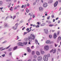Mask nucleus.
Masks as SVG:
<instances>
[{"instance_id":"obj_1","label":"nucleus","mask_w":61,"mask_h":61,"mask_svg":"<svg viewBox=\"0 0 61 61\" xmlns=\"http://www.w3.org/2000/svg\"><path fill=\"white\" fill-rule=\"evenodd\" d=\"M43 60L44 61H47L48 60V56L46 55H45L44 56L43 58Z\"/></svg>"},{"instance_id":"obj_2","label":"nucleus","mask_w":61,"mask_h":61,"mask_svg":"<svg viewBox=\"0 0 61 61\" xmlns=\"http://www.w3.org/2000/svg\"><path fill=\"white\" fill-rule=\"evenodd\" d=\"M44 50L46 51H47L49 49V46L48 45L45 46L44 48Z\"/></svg>"},{"instance_id":"obj_3","label":"nucleus","mask_w":61,"mask_h":61,"mask_svg":"<svg viewBox=\"0 0 61 61\" xmlns=\"http://www.w3.org/2000/svg\"><path fill=\"white\" fill-rule=\"evenodd\" d=\"M17 45L19 46H24V44L21 42H18Z\"/></svg>"},{"instance_id":"obj_4","label":"nucleus","mask_w":61,"mask_h":61,"mask_svg":"<svg viewBox=\"0 0 61 61\" xmlns=\"http://www.w3.org/2000/svg\"><path fill=\"white\" fill-rule=\"evenodd\" d=\"M30 37L33 40H34L35 39V36L33 34L31 35Z\"/></svg>"},{"instance_id":"obj_5","label":"nucleus","mask_w":61,"mask_h":61,"mask_svg":"<svg viewBox=\"0 0 61 61\" xmlns=\"http://www.w3.org/2000/svg\"><path fill=\"white\" fill-rule=\"evenodd\" d=\"M48 6L47 4L46 3H44L43 5V6L44 7H46Z\"/></svg>"},{"instance_id":"obj_6","label":"nucleus","mask_w":61,"mask_h":61,"mask_svg":"<svg viewBox=\"0 0 61 61\" xmlns=\"http://www.w3.org/2000/svg\"><path fill=\"white\" fill-rule=\"evenodd\" d=\"M57 37V35L56 34V33H54L53 35V37L54 39H55Z\"/></svg>"},{"instance_id":"obj_7","label":"nucleus","mask_w":61,"mask_h":61,"mask_svg":"<svg viewBox=\"0 0 61 61\" xmlns=\"http://www.w3.org/2000/svg\"><path fill=\"white\" fill-rule=\"evenodd\" d=\"M56 50L55 48H54L52 49V52L53 53L55 54L56 52Z\"/></svg>"},{"instance_id":"obj_8","label":"nucleus","mask_w":61,"mask_h":61,"mask_svg":"<svg viewBox=\"0 0 61 61\" xmlns=\"http://www.w3.org/2000/svg\"><path fill=\"white\" fill-rule=\"evenodd\" d=\"M4 25V27L6 28V27H8L9 26V25H8V24L7 23H5Z\"/></svg>"},{"instance_id":"obj_9","label":"nucleus","mask_w":61,"mask_h":61,"mask_svg":"<svg viewBox=\"0 0 61 61\" xmlns=\"http://www.w3.org/2000/svg\"><path fill=\"white\" fill-rule=\"evenodd\" d=\"M44 30L45 32V34H48V30L47 29H44Z\"/></svg>"},{"instance_id":"obj_10","label":"nucleus","mask_w":61,"mask_h":61,"mask_svg":"<svg viewBox=\"0 0 61 61\" xmlns=\"http://www.w3.org/2000/svg\"><path fill=\"white\" fill-rule=\"evenodd\" d=\"M58 4V1H57L54 4V7H56Z\"/></svg>"},{"instance_id":"obj_11","label":"nucleus","mask_w":61,"mask_h":61,"mask_svg":"<svg viewBox=\"0 0 61 61\" xmlns=\"http://www.w3.org/2000/svg\"><path fill=\"white\" fill-rule=\"evenodd\" d=\"M42 57L41 56H39L38 57V61H40L41 60Z\"/></svg>"},{"instance_id":"obj_12","label":"nucleus","mask_w":61,"mask_h":61,"mask_svg":"<svg viewBox=\"0 0 61 61\" xmlns=\"http://www.w3.org/2000/svg\"><path fill=\"white\" fill-rule=\"evenodd\" d=\"M27 50L28 51V52L29 53H30L31 52V50L29 48V47H27Z\"/></svg>"},{"instance_id":"obj_13","label":"nucleus","mask_w":61,"mask_h":61,"mask_svg":"<svg viewBox=\"0 0 61 61\" xmlns=\"http://www.w3.org/2000/svg\"><path fill=\"white\" fill-rule=\"evenodd\" d=\"M28 39L30 42H31V41H32V39L30 36H29L28 37Z\"/></svg>"},{"instance_id":"obj_14","label":"nucleus","mask_w":61,"mask_h":61,"mask_svg":"<svg viewBox=\"0 0 61 61\" xmlns=\"http://www.w3.org/2000/svg\"><path fill=\"white\" fill-rule=\"evenodd\" d=\"M61 37L60 36H59L58 38L57 42H58L60 41L61 40Z\"/></svg>"},{"instance_id":"obj_15","label":"nucleus","mask_w":61,"mask_h":61,"mask_svg":"<svg viewBox=\"0 0 61 61\" xmlns=\"http://www.w3.org/2000/svg\"><path fill=\"white\" fill-rule=\"evenodd\" d=\"M43 8L41 7H39V10L40 11H43Z\"/></svg>"},{"instance_id":"obj_16","label":"nucleus","mask_w":61,"mask_h":61,"mask_svg":"<svg viewBox=\"0 0 61 61\" xmlns=\"http://www.w3.org/2000/svg\"><path fill=\"white\" fill-rule=\"evenodd\" d=\"M51 42V41L50 40H47L46 42V43L47 44H50Z\"/></svg>"},{"instance_id":"obj_17","label":"nucleus","mask_w":61,"mask_h":61,"mask_svg":"<svg viewBox=\"0 0 61 61\" xmlns=\"http://www.w3.org/2000/svg\"><path fill=\"white\" fill-rule=\"evenodd\" d=\"M36 54H37V55H38V56H39L40 55V53L39 51H36Z\"/></svg>"},{"instance_id":"obj_18","label":"nucleus","mask_w":61,"mask_h":61,"mask_svg":"<svg viewBox=\"0 0 61 61\" xmlns=\"http://www.w3.org/2000/svg\"><path fill=\"white\" fill-rule=\"evenodd\" d=\"M3 2L2 1H0V6H1L2 5Z\"/></svg>"},{"instance_id":"obj_19","label":"nucleus","mask_w":61,"mask_h":61,"mask_svg":"<svg viewBox=\"0 0 61 61\" xmlns=\"http://www.w3.org/2000/svg\"><path fill=\"white\" fill-rule=\"evenodd\" d=\"M41 54H43L45 53V52L44 51H41Z\"/></svg>"},{"instance_id":"obj_20","label":"nucleus","mask_w":61,"mask_h":61,"mask_svg":"<svg viewBox=\"0 0 61 61\" xmlns=\"http://www.w3.org/2000/svg\"><path fill=\"white\" fill-rule=\"evenodd\" d=\"M27 43L28 42H24L23 43V44H24V45H26L27 44Z\"/></svg>"},{"instance_id":"obj_21","label":"nucleus","mask_w":61,"mask_h":61,"mask_svg":"<svg viewBox=\"0 0 61 61\" xmlns=\"http://www.w3.org/2000/svg\"><path fill=\"white\" fill-rule=\"evenodd\" d=\"M52 36L51 35H49V37L50 38H52Z\"/></svg>"},{"instance_id":"obj_22","label":"nucleus","mask_w":61,"mask_h":61,"mask_svg":"<svg viewBox=\"0 0 61 61\" xmlns=\"http://www.w3.org/2000/svg\"><path fill=\"white\" fill-rule=\"evenodd\" d=\"M53 2V1L51 0H50L48 2L49 3H51Z\"/></svg>"},{"instance_id":"obj_23","label":"nucleus","mask_w":61,"mask_h":61,"mask_svg":"<svg viewBox=\"0 0 61 61\" xmlns=\"http://www.w3.org/2000/svg\"><path fill=\"white\" fill-rule=\"evenodd\" d=\"M35 41V43H36V44H38V41L37 40H36Z\"/></svg>"},{"instance_id":"obj_24","label":"nucleus","mask_w":61,"mask_h":61,"mask_svg":"<svg viewBox=\"0 0 61 61\" xmlns=\"http://www.w3.org/2000/svg\"><path fill=\"white\" fill-rule=\"evenodd\" d=\"M15 18H16V15H14L13 17V19L14 20L15 19Z\"/></svg>"},{"instance_id":"obj_25","label":"nucleus","mask_w":61,"mask_h":61,"mask_svg":"<svg viewBox=\"0 0 61 61\" xmlns=\"http://www.w3.org/2000/svg\"><path fill=\"white\" fill-rule=\"evenodd\" d=\"M17 48V46H15V47H14V48H13V50H15V49H16V48Z\"/></svg>"},{"instance_id":"obj_26","label":"nucleus","mask_w":61,"mask_h":61,"mask_svg":"<svg viewBox=\"0 0 61 61\" xmlns=\"http://www.w3.org/2000/svg\"><path fill=\"white\" fill-rule=\"evenodd\" d=\"M26 12L27 13H28V12L29 11V10H28V9L27 8H26Z\"/></svg>"},{"instance_id":"obj_27","label":"nucleus","mask_w":61,"mask_h":61,"mask_svg":"<svg viewBox=\"0 0 61 61\" xmlns=\"http://www.w3.org/2000/svg\"><path fill=\"white\" fill-rule=\"evenodd\" d=\"M47 56L48 58V57H50V54H48V55H47Z\"/></svg>"},{"instance_id":"obj_28","label":"nucleus","mask_w":61,"mask_h":61,"mask_svg":"<svg viewBox=\"0 0 61 61\" xmlns=\"http://www.w3.org/2000/svg\"><path fill=\"white\" fill-rule=\"evenodd\" d=\"M49 26H51H51H54V25L53 24H52V25H50Z\"/></svg>"},{"instance_id":"obj_29","label":"nucleus","mask_w":61,"mask_h":61,"mask_svg":"<svg viewBox=\"0 0 61 61\" xmlns=\"http://www.w3.org/2000/svg\"><path fill=\"white\" fill-rule=\"evenodd\" d=\"M10 45H9V46L6 48V49H8L10 47Z\"/></svg>"},{"instance_id":"obj_30","label":"nucleus","mask_w":61,"mask_h":61,"mask_svg":"<svg viewBox=\"0 0 61 61\" xmlns=\"http://www.w3.org/2000/svg\"><path fill=\"white\" fill-rule=\"evenodd\" d=\"M15 27H13V28L14 29V30H15L16 29V27L15 28Z\"/></svg>"},{"instance_id":"obj_31","label":"nucleus","mask_w":61,"mask_h":61,"mask_svg":"<svg viewBox=\"0 0 61 61\" xmlns=\"http://www.w3.org/2000/svg\"><path fill=\"white\" fill-rule=\"evenodd\" d=\"M7 2H9V1H10L11 0H5Z\"/></svg>"},{"instance_id":"obj_32","label":"nucleus","mask_w":61,"mask_h":61,"mask_svg":"<svg viewBox=\"0 0 61 61\" xmlns=\"http://www.w3.org/2000/svg\"><path fill=\"white\" fill-rule=\"evenodd\" d=\"M10 10L11 11H13V9H12L11 8H10Z\"/></svg>"},{"instance_id":"obj_33","label":"nucleus","mask_w":61,"mask_h":61,"mask_svg":"<svg viewBox=\"0 0 61 61\" xmlns=\"http://www.w3.org/2000/svg\"><path fill=\"white\" fill-rule=\"evenodd\" d=\"M27 5L28 6H29L30 5V4L29 3H28L27 4Z\"/></svg>"},{"instance_id":"obj_34","label":"nucleus","mask_w":61,"mask_h":61,"mask_svg":"<svg viewBox=\"0 0 61 61\" xmlns=\"http://www.w3.org/2000/svg\"><path fill=\"white\" fill-rule=\"evenodd\" d=\"M9 17V16H7L6 17L5 20H7V19H8V18Z\"/></svg>"},{"instance_id":"obj_35","label":"nucleus","mask_w":61,"mask_h":61,"mask_svg":"<svg viewBox=\"0 0 61 61\" xmlns=\"http://www.w3.org/2000/svg\"><path fill=\"white\" fill-rule=\"evenodd\" d=\"M35 54V52L34 51H32V54Z\"/></svg>"},{"instance_id":"obj_36","label":"nucleus","mask_w":61,"mask_h":61,"mask_svg":"<svg viewBox=\"0 0 61 61\" xmlns=\"http://www.w3.org/2000/svg\"><path fill=\"white\" fill-rule=\"evenodd\" d=\"M12 52H10V53H9V55L10 56H11L12 55Z\"/></svg>"},{"instance_id":"obj_37","label":"nucleus","mask_w":61,"mask_h":61,"mask_svg":"<svg viewBox=\"0 0 61 61\" xmlns=\"http://www.w3.org/2000/svg\"><path fill=\"white\" fill-rule=\"evenodd\" d=\"M17 8V7H16V6H15V7H14V9L15 10H16V9Z\"/></svg>"},{"instance_id":"obj_38","label":"nucleus","mask_w":61,"mask_h":61,"mask_svg":"<svg viewBox=\"0 0 61 61\" xmlns=\"http://www.w3.org/2000/svg\"><path fill=\"white\" fill-rule=\"evenodd\" d=\"M3 8V7H1L0 8V10H2Z\"/></svg>"},{"instance_id":"obj_39","label":"nucleus","mask_w":61,"mask_h":61,"mask_svg":"<svg viewBox=\"0 0 61 61\" xmlns=\"http://www.w3.org/2000/svg\"><path fill=\"white\" fill-rule=\"evenodd\" d=\"M33 47H34V46H32L31 47V48L32 49H33Z\"/></svg>"},{"instance_id":"obj_40","label":"nucleus","mask_w":61,"mask_h":61,"mask_svg":"<svg viewBox=\"0 0 61 61\" xmlns=\"http://www.w3.org/2000/svg\"><path fill=\"white\" fill-rule=\"evenodd\" d=\"M31 19V18H30V19L28 20V21H29Z\"/></svg>"},{"instance_id":"obj_41","label":"nucleus","mask_w":61,"mask_h":61,"mask_svg":"<svg viewBox=\"0 0 61 61\" xmlns=\"http://www.w3.org/2000/svg\"><path fill=\"white\" fill-rule=\"evenodd\" d=\"M50 16H48V17L47 18V19L48 20H49L50 18Z\"/></svg>"},{"instance_id":"obj_42","label":"nucleus","mask_w":61,"mask_h":61,"mask_svg":"<svg viewBox=\"0 0 61 61\" xmlns=\"http://www.w3.org/2000/svg\"><path fill=\"white\" fill-rule=\"evenodd\" d=\"M36 27H39V25H37V26H36Z\"/></svg>"},{"instance_id":"obj_43","label":"nucleus","mask_w":61,"mask_h":61,"mask_svg":"<svg viewBox=\"0 0 61 61\" xmlns=\"http://www.w3.org/2000/svg\"><path fill=\"white\" fill-rule=\"evenodd\" d=\"M10 4H9V5L8 6V8H10Z\"/></svg>"},{"instance_id":"obj_44","label":"nucleus","mask_w":61,"mask_h":61,"mask_svg":"<svg viewBox=\"0 0 61 61\" xmlns=\"http://www.w3.org/2000/svg\"><path fill=\"white\" fill-rule=\"evenodd\" d=\"M37 56H36V55H35V56H34V58H37Z\"/></svg>"},{"instance_id":"obj_45","label":"nucleus","mask_w":61,"mask_h":61,"mask_svg":"<svg viewBox=\"0 0 61 61\" xmlns=\"http://www.w3.org/2000/svg\"><path fill=\"white\" fill-rule=\"evenodd\" d=\"M24 7V5H22V6H21V8H23Z\"/></svg>"},{"instance_id":"obj_46","label":"nucleus","mask_w":61,"mask_h":61,"mask_svg":"<svg viewBox=\"0 0 61 61\" xmlns=\"http://www.w3.org/2000/svg\"><path fill=\"white\" fill-rule=\"evenodd\" d=\"M58 46V45L56 44H55V46L56 47L57 46Z\"/></svg>"},{"instance_id":"obj_47","label":"nucleus","mask_w":61,"mask_h":61,"mask_svg":"<svg viewBox=\"0 0 61 61\" xmlns=\"http://www.w3.org/2000/svg\"><path fill=\"white\" fill-rule=\"evenodd\" d=\"M2 56L3 57H4L5 56V54H3V55H2Z\"/></svg>"},{"instance_id":"obj_48","label":"nucleus","mask_w":61,"mask_h":61,"mask_svg":"<svg viewBox=\"0 0 61 61\" xmlns=\"http://www.w3.org/2000/svg\"><path fill=\"white\" fill-rule=\"evenodd\" d=\"M44 23H43L41 25V26H44Z\"/></svg>"},{"instance_id":"obj_49","label":"nucleus","mask_w":61,"mask_h":61,"mask_svg":"<svg viewBox=\"0 0 61 61\" xmlns=\"http://www.w3.org/2000/svg\"><path fill=\"white\" fill-rule=\"evenodd\" d=\"M3 49V47H1L0 48V50H2Z\"/></svg>"},{"instance_id":"obj_50","label":"nucleus","mask_w":61,"mask_h":61,"mask_svg":"<svg viewBox=\"0 0 61 61\" xmlns=\"http://www.w3.org/2000/svg\"><path fill=\"white\" fill-rule=\"evenodd\" d=\"M59 31H58L57 33V35H59Z\"/></svg>"},{"instance_id":"obj_51","label":"nucleus","mask_w":61,"mask_h":61,"mask_svg":"<svg viewBox=\"0 0 61 61\" xmlns=\"http://www.w3.org/2000/svg\"><path fill=\"white\" fill-rule=\"evenodd\" d=\"M51 17L52 18H53L54 17V15H52Z\"/></svg>"},{"instance_id":"obj_52","label":"nucleus","mask_w":61,"mask_h":61,"mask_svg":"<svg viewBox=\"0 0 61 61\" xmlns=\"http://www.w3.org/2000/svg\"><path fill=\"white\" fill-rule=\"evenodd\" d=\"M55 19H53V22H55Z\"/></svg>"},{"instance_id":"obj_53","label":"nucleus","mask_w":61,"mask_h":61,"mask_svg":"<svg viewBox=\"0 0 61 61\" xmlns=\"http://www.w3.org/2000/svg\"><path fill=\"white\" fill-rule=\"evenodd\" d=\"M33 61H36V60L35 59H33Z\"/></svg>"},{"instance_id":"obj_54","label":"nucleus","mask_w":61,"mask_h":61,"mask_svg":"<svg viewBox=\"0 0 61 61\" xmlns=\"http://www.w3.org/2000/svg\"><path fill=\"white\" fill-rule=\"evenodd\" d=\"M60 22V21L59 20L58 21V23H59Z\"/></svg>"},{"instance_id":"obj_55","label":"nucleus","mask_w":61,"mask_h":61,"mask_svg":"<svg viewBox=\"0 0 61 61\" xmlns=\"http://www.w3.org/2000/svg\"><path fill=\"white\" fill-rule=\"evenodd\" d=\"M19 12H17V13L16 14V15H19Z\"/></svg>"},{"instance_id":"obj_56","label":"nucleus","mask_w":61,"mask_h":61,"mask_svg":"<svg viewBox=\"0 0 61 61\" xmlns=\"http://www.w3.org/2000/svg\"><path fill=\"white\" fill-rule=\"evenodd\" d=\"M35 17V15H33V18H34V17Z\"/></svg>"},{"instance_id":"obj_57","label":"nucleus","mask_w":61,"mask_h":61,"mask_svg":"<svg viewBox=\"0 0 61 61\" xmlns=\"http://www.w3.org/2000/svg\"><path fill=\"white\" fill-rule=\"evenodd\" d=\"M27 34V32H24V34L25 35V34Z\"/></svg>"},{"instance_id":"obj_58","label":"nucleus","mask_w":61,"mask_h":61,"mask_svg":"<svg viewBox=\"0 0 61 61\" xmlns=\"http://www.w3.org/2000/svg\"><path fill=\"white\" fill-rule=\"evenodd\" d=\"M29 28H27V29L26 30L27 31H29Z\"/></svg>"},{"instance_id":"obj_59","label":"nucleus","mask_w":61,"mask_h":61,"mask_svg":"<svg viewBox=\"0 0 61 61\" xmlns=\"http://www.w3.org/2000/svg\"><path fill=\"white\" fill-rule=\"evenodd\" d=\"M26 4L25 5H24V7L25 8H26Z\"/></svg>"},{"instance_id":"obj_60","label":"nucleus","mask_w":61,"mask_h":61,"mask_svg":"<svg viewBox=\"0 0 61 61\" xmlns=\"http://www.w3.org/2000/svg\"><path fill=\"white\" fill-rule=\"evenodd\" d=\"M58 1L59 2H61V0H58Z\"/></svg>"},{"instance_id":"obj_61","label":"nucleus","mask_w":61,"mask_h":61,"mask_svg":"<svg viewBox=\"0 0 61 61\" xmlns=\"http://www.w3.org/2000/svg\"><path fill=\"white\" fill-rule=\"evenodd\" d=\"M59 18H58V17L57 18H56V20H57V19H58Z\"/></svg>"},{"instance_id":"obj_62","label":"nucleus","mask_w":61,"mask_h":61,"mask_svg":"<svg viewBox=\"0 0 61 61\" xmlns=\"http://www.w3.org/2000/svg\"><path fill=\"white\" fill-rule=\"evenodd\" d=\"M25 27H24L23 28H22V30H24V29H25Z\"/></svg>"},{"instance_id":"obj_63","label":"nucleus","mask_w":61,"mask_h":61,"mask_svg":"<svg viewBox=\"0 0 61 61\" xmlns=\"http://www.w3.org/2000/svg\"><path fill=\"white\" fill-rule=\"evenodd\" d=\"M36 26V25H33V27H35Z\"/></svg>"},{"instance_id":"obj_64","label":"nucleus","mask_w":61,"mask_h":61,"mask_svg":"<svg viewBox=\"0 0 61 61\" xmlns=\"http://www.w3.org/2000/svg\"><path fill=\"white\" fill-rule=\"evenodd\" d=\"M28 61H31V60L30 59Z\"/></svg>"}]
</instances>
